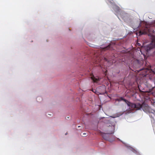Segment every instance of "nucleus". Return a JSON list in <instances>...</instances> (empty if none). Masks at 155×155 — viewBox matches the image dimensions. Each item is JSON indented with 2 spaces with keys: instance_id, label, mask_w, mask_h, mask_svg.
<instances>
[{
  "instance_id": "f257e3e1",
  "label": "nucleus",
  "mask_w": 155,
  "mask_h": 155,
  "mask_svg": "<svg viewBox=\"0 0 155 155\" xmlns=\"http://www.w3.org/2000/svg\"><path fill=\"white\" fill-rule=\"evenodd\" d=\"M150 30L148 28L146 27L144 28L143 31L140 30V31L139 32V35L147 34L149 33L148 35L151 36L152 40V43L154 44L155 46V35H151L150 33ZM153 34H155V30H153Z\"/></svg>"
},
{
  "instance_id": "f03ea898",
  "label": "nucleus",
  "mask_w": 155,
  "mask_h": 155,
  "mask_svg": "<svg viewBox=\"0 0 155 155\" xmlns=\"http://www.w3.org/2000/svg\"><path fill=\"white\" fill-rule=\"evenodd\" d=\"M114 131V126H110L106 128V132L107 134H113Z\"/></svg>"
},
{
  "instance_id": "7ed1b4c3",
  "label": "nucleus",
  "mask_w": 155,
  "mask_h": 155,
  "mask_svg": "<svg viewBox=\"0 0 155 155\" xmlns=\"http://www.w3.org/2000/svg\"><path fill=\"white\" fill-rule=\"evenodd\" d=\"M141 109L145 112H149L150 111V108L148 105L143 103L142 104Z\"/></svg>"
},
{
  "instance_id": "20e7f679",
  "label": "nucleus",
  "mask_w": 155,
  "mask_h": 155,
  "mask_svg": "<svg viewBox=\"0 0 155 155\" xmlns=\"http://www.w3.org/2000/svg\"><path fill=\"white\" fill-rule=\"evenodd\" d=\"M142 104L139 103H136L135 108L136 110H140L141 109Z\"/></svg>"
},
{
  "instance_id": "39448f33",
  "label": "nucleus",
  "mask_w": 155,
  "mask_h": 155,
  "mask_svg": "<svg viewBox=\"0 0 155 155\" xmlns=\"http://www.w3.org/2000/svg\"><path fill=\"white\" fill-rule=\"evenodd\" d=\"M127 105L130 107L132 108H135L136 104L131 103L130 102H129L127 104Z\"/></svg>"
},
{
  "instance_id": "423d86ee",
  "label": "nucleus",
  "mask_w": 155,
  "mask_h": 155,
  "mask_svg": "<svg viewBox=\"0 0 155 155\" xmlns=\"http://www.w3.org/2000/svg\"><path fill=\"white\" fill-rule=\"evenodd\" d=\"M113 47H112V45L110 44L107 47H106L105 48H104V50H111L113 49Z\"/></svg>"
},
{
  "instance_id": "0eeeda50",
  "label": "nucleus",
  "mask_w": 155,
  "mask_h": 155,
  "mask_svg": "<svg viewBox=\"0 0 155 155\" xmlns=\"http://www.w3.org/2000/svg\"><path fill=\"white\" fill-rule=\"evenodd\" d=\"M91 79L94 82H97L99 81V79L96 78L94 76L91 77Z\"/></svg>"
},
{
  "instance_id": "6e6552de",
  "label": "nucleus",
  "mask_w": 155,
  "mask_h": 155,
  "mask_svg": "<svg viewBox=\"0 0 155 155\" xmlns=\"http://www.w3.org/2000/svg\"><path fill=\"white\" fill-rule=\"evenodd\" d=\"M153 48V47L151 45H148L147 47V50L148 51L151 49Z\"/></svg>"
},
{
  "instance_id": "1a4fd4ad",
  "label": "nucleus",
  "mask_w": 155,
  "mask_h": 155,
  "mask_svg": "<svg viewBox=\"0 0 155 155\" xmlns=\"http://www.w3.org/2000/svg\"><path fill=\"white\" fill-rule=\"evenodd\" d=\"M103 138L105 140H107L108 138L107 137L106 134H103L102 135Z\"/></svg>"
},
{
  "instance_id": "9d476101",
  "label": "nucleus",
  "mask_w": 155,
  "mask_h": 155,
  "mask_svg": "<svg viewBox=\"0 0 155 155\" xmlns=\"http://www.w3.org/2000/svg\"><path fill=\"white\" fill-rule=\"evenodd\" d=\"M116 9H117V11H119V10H120L119 8L118 7H116Z\"/></svg>"
},
{
  "instance_id": "9b49d317",
  "label": "nucleus",
  "mask_w": 155,
  "mask_h": 155,
  "mask_svg": "<svg viewBox=\"0 0 155 155\" xmlns=\"http://www.w3.org/2000/svg\"><path fill=\"white\" fill-rule=\"evenodd\" d=\"M121 100H123L125 101H126V100L124 99H123V98L122 97H121Z\"/></svg>"
},
{
  "instance_id": "f8f14e48",
  "label": "nucleus",
  "mask_w": 155,
  "mask_h": 155,
  "mask_svg": "<svg viewBox=\"0 0 155 155\" xmlns=\"http://www.w3.org/2000/svg\"><path fill=\"white\" fill-rule=\"evenodd\" d=\"M83 134V135H84V136H86V133H84Z\"/></svg>"
},
{
  "instance_id": "ddd939ff",
  "label": "nucleus",
  "mask_w": 155,
  "mask_h": 155,
  "mask_svg": "<svg viewBox=\"0 0 155 155\" xmlns=\"http://www.w3.org/2000/svg\"><path fill=\"white\" fill-rule=\"evenodd\" d=\"M104 60L106 61H107V60L106 58H104Z\"/></svg>"
},
{
  "instance_id": "4468645a",
  "label": "nucleus",
  "mask_w": 155,
  "mask_h": 155,
  "mask_svg": "<svg viewBox=\"0 0 155 155\" xmlns=\"http://www.w3.org/2000/svg\"><path fill=\"white\" fill-rule=\"evenodd\" d=\"M142 22V21H141V22H140V25H139V26H141V22Z\"/></svg>"
},
{
  "instance_id": "2eb2a0df",
  "label": "nucleus",
  "mask_w": 155,
  "mask_h": 155,
  "mask_svg": "<svg viewBox=\"0 0 155 155\" xmlns=\"http://www.w3.org/2000/svg\"><path fill=\"white\" fill-rule=\"evenodd\" d=\"M116 100H117V101H119V99H117Z\"/></svg>"
},
{
  "instance_id": "dca6fc26",
  "label": "nucleus",
  "mask_w": 155,
  "mask_h": 155,
  "mask_svg": "<svg viewBox=\"0 0 155 155\" xmlns=\"http://www.w3.org/2000/svg\"><path fill=\"white\" fill-rule=\"evenodd\" d=\"M138 45H139V46L140 45V44H139V43H138Z\"/></svg>"
},
{
  "instance_id": "f3484780",
  "label": "nucleus",
  "mask_w": 155,
  "mask_h": 155,
  "mask_svg": "<svg viewBox=\"0 0 155 155\" xmlns=\"http://www.w3.org/2000/svg\"><path fill=\"white\" fill-rule=\"evenodd\" d=\"M67 133L66 134H65V135H66L67 134Z\"/></svg>"
},
{
  "instance_id": "a211bd4d",
  "label": "nucleus",
  "mask_w": 155,
  "mask_h": 155,
  "mask_svg": "<svg viewBox=\"0 0 155 155\" xmlns=\"http://www.w3.org/2000/svg\"><path fill=\"white\" fill-rule=\"evenodd\" d=\"M114 9V10H115V11H117V10H116L115 9Z\"/></svg>"
}]
</instances>
